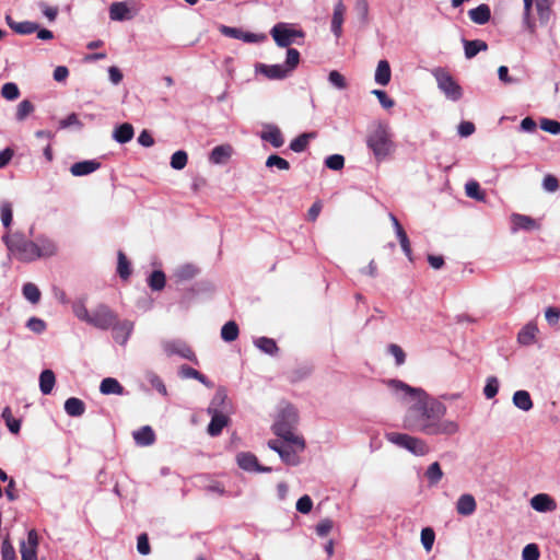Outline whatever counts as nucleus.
Wrapping results in <instances>:
<instances>
[{"instance_id":"63","label":"nucleus","mask_w":560,"mask_h":560,"mask_svg":"<svg viewBox=\"0 0 560 560\" xmlns=\"http://www.w3.org/2000/svg\"><path fill=\"white\" fill-rule=\"evenodd\" d=\"M387 352L395 358L396 365H402L405 363L406 354L400 346L390 343L387 347Z\"/></svg>"},{"instance_id":"4","label":"nucleus","mask_w":560,"mask_h":560,"mask_svg":"<svg viewBox=\"0 0 560 560\" xmlns=\"http://www.w3.org/2000/svg\"><path fill=\"white\" fill-rule=\"evenodd\" d=\"M8 249L23 262H32L38 259V253L35 241L26 240L22 234L15 233L12 236L2 237Z\"/></svg>"},{"instance_id":"15","label":"nucleus","mask_w":560,"mask_h":560,"mask_svg":"<svg viewBox=\"0 0 560 560\" xmlns=\"http://www.w3.org/2000/svg\"><path fill=\"white\" fill-rule=\"evenodd\" d=\"M259 137L262 141L269 142L273 148H280L284 143L281 130L273 124L265 125Z\"/></svg>"},{"instance_id":"43","label":"nucleus","mask_w":560,"mask_h":560,"mask_svg":"<svg viewBox=\"0 0 560 560\" xmlns=\"http://www.w3.org/2000/svg\"><path fill=\"white\" fill-rule=\"evenodd\" d=\"M145 380L151 386L156 389L161 395L167 396V389L162 378L153 371H147L144 374Z\"/></svg>"},{"instance_id":"27","label":"nucleus","mask_w":560,"mask_h":560,"mask_svg":"<svg viewBox=\"0 0 560 560\" xmlns=\"http://www.w3.org/2000/svg\"><path fill=\"white\" fill-rule=\"evenodd\" d=\"M109 18L112 21H127L132 15L126 2H113L109 7Z\"/></svg>"},{"instance_id":"32","label":"nucleus","mask_w":560,"mask_h":560,"mask_svg":"<svg viewBox=\"0 0 560 560\" xmlns=\"http://www.w3.org/2000/svg\"><path fill=\"white\" fill-rule=\"evenodd\" d=\"M390 66L387 60H380L375 70L374 80L380 85H387L390 81Z\"/></svg>"},{"instance_id":"29","label":"nucleus","mask_w":560,"mask_h":560,"mask_svg":"<svg viewBox=\"0 0 560 560\" xmlns=\"http://www.w3.org/2000/svg\"><path fill=\"white\" fill-rule=\"evenodd\" d=\"M293 443H287L284 447H281V452L279 454L281 460L289 466H298L301 463V458L299 456V448H293Z\"/></svg>"},{"instance_id":"54","label":"nucleus","mask_w":560,"mask_h":560,"mask_svg":"<svg viewBox=\"0 0 560 560\" xmlns=\"http://www.w3.org/2000/svg\"><path fill=\"white\" fill-rule=\"evenodd\" d=\"M499 392V380L495 376H489L483 387V395L487 399L493 398Z\"/></svg>"},{"instance_id":"64","label":"nucleus","mask_w":560,"mask_h":560,"mask_svg":"<svg viewBox=\"0 0 560 560\" xmlns=\"http://www.w3.org/2000/svg\"><path fill=\"white\" fill-rule=\"evenodd\" d=\"M26 327L35 334H43L46 330L47 325L42 318L34 316L28 318Z\"/></svg>"},{"instance_id":"59","label":"nucleus","mask_w":560,"mask_h":560,"mask_svg":"<svg viewBox=\"0 0 560 560\" xmlns=\"http://www.w3.org/2000/svg\"><path fill=\"white\" fill-rule=\"evenodd\" d=\"M435 534L431 527H424L421 530V544L427 551H430L432 549Z\"/></svg>"},{"instance_id":"1","label":"nucleus","mask_w":560,"mask_h":560,"mask_svg":"<svg viewBox=\"0 0 560 560\" xmlns=\"http://www.w3.org/2000/svg\"><path fill=\"white\" fill-rule=\"evenodd\" d=\"M386 385L404 401H412L404 417V427L427 435H454L459 431L457 422L443 419L446 406L420 387H411L400 380H387Z\"/></svg>"},{"instance_id":"17","label":"nucleus","mask_w":560,"mask_h":560,"mask_svg":"<svg viewBox=\"0 0 560 560\" xmlns=\"http://www.w3.org/2000/svg\"><path fill=\"white\" fill-rule=\"evenodd\" d=\"M101 167V162L97 160H84L71 165L70 172L75 177L86 176L97 171Z\"/></svg>"},{"instance_id":"13","label":"nucleus","mask_w":560,"mask_h":560,"mask_svg":"<svg viewBox=\"0 0 560 560\" xmlns=\"http://www.w3.org/2000/svg\"><path fill=\"white\" fill-rule=\"evenodd\" d=\"M35 244L37 247L36 252L38 253V259L51 257L58 252L57 243L44 234H40L35 238Z\"/></svg>"},{"instance_id":"24","label":"nucleus","mask_w":560,"mask_h":560,"mask_svg":"<svg viewBox=\"0 0 560 560\" xmlns=\"http://www.w3.org/2000/svg\"><path fill=\"white\" fill-rule=\"evenodd\" d=\"M476 500L471 494H462L456 503V511L463 516H469L476 511Z\"/></svg>"},{"instance_id":"38","label":"nucleus","mask_w":560,"mask_h":560,"mask_svg":"<svg viewBox=\"0 0 560 560\" xmlns=\"http://www.w3.org/2000/svg\"><path fill=\"white\" fill-rule=\"evenodd\" d=\"M166 282L165 273L162 270H154L148 278V285L152 291H161Z\"/></svg>"},{"instance_id":"21","label":"nucleus","mask_w":560,"mask_h":560,"mask_svg":"<svg viewBox=\"0 0 560 560\" xmlns=\"http://www.w3.org/2000/svg\"><path fill=\"white\" fill-rule=\"evenodd\" d=\"M211 416L210 423L208 424L207 432L211 436L221 434L223 428L228 425L229 417L222 412H208Z\"/></svg>"},{"instance_id":"16","label":"nucleus","mask_w":560,"mask_h":560,"mask_svg":"<svg viewBox=\"0 0 560 560\" xmlns=\"http://www.w3.org/2000/svg\"><path fill=\"white\" fill-rule=\"evenodd\" d=\"M511 222L513 232H516L518 230L534 231L539 229L538 222L535 219L525 214L513 213L511 215Z\"/></svg>"},{"instance_id":"60","label":"nucleus","mask_w":560,"mask_h":560,"mask_svg":"<svg viewBox=\"0 0 560 560\" xmlns=\"http://www.w3.org/2000/svg\"><path fill=\"white\" fill-rule=\"evenodd\" d=\"M466 195L476 200H482L485 198L483 192L480 189V185L477 182H468L465 185Z\"/></svg>"},{"instance_id":"57","label":"nucleus","mask_w":560,"mask_h":560,"mask_svg":"<svg viewBox=\"0 0 560 560\" xmlns=\"http://www.w3.org/2000/svg\"><path fill=\"white\" fill-rule=\"evenodd\" d=\"M328 82L338 90H345L347 88L346 78L337 70L329 72Z\"/></svg>"},{"instance_id":"2","label":"nucleus","mask_w":560,"mask_h":560,"mask_svg":"<svg viewBox=\"0 0 560 560\" xmlns=\"http://www.w3.org/2000/svg\"><path fill=\"white\" fill-rule=\"evenodd\" d=\"M86 324L100 330H113V338L120 345H126L132 330L133 323L130 320L119 322L116 313L106 304H98L91 311Z\"/></svg>"},{"instance_id":"56","label":"nucleus","mask_w":560,"mask_h":560,"mask_svg":"<svg viewBox=\"0 0 560 560\" xmlns=\"http://www.w3.org/2000/svg\"><path fill=\"white\" fill-rule=\"evenodd\" d=\"M355 12L360 22L365 25L369 23V3L366 0H357Z\"/></svg>"},{"instance_id":"48","label":"nucleus","mask_w":560,"mask_h":560,"mask_svg":"<svg viewBox=\"0 0 560 560\" xmlns=\"http://www.w3.org/2000/svg\"><path fill=\"white\" fill-rule=\"evenodd\" d=\"M117 258V272L121 279L126 280L129 278L131 273L130 262L128 261L126 255L121 250L118 252Z\"/></svg>"},{"instance_id":"51","label":"nucleus","mask_w":560,"mask_h":560,"mask_svg":"<svg viewBox=\"0 0 560 560\" xmlns=\"http://www.w3.org/2000/svg\"><path fill=\"white\" fill-rule=\"evenodd\" d=\"M0 217L4 228H9L12 223L13 211L10 201H2L0 205Z\"/></svg>"},{"instance_id":"40","label":"nucleus","mask_w":560,"mask_h":560,"mask_svg":"<svg viewBox=\"0 0 560 560\" xmlns=\"http://www.w3.org/2000/svg\"><path fill=\"white\" fill-rule=\"evenodd\" d=\"M311 138H314V133L312 132H305L298 136L290 142V150L296 153L303 152L307 148Z\"/></svg>"},{"instance_id":"62","label":"nucleus","mask_w":560,"mask_h":560,"mask_svg":"<svg viewBox=\"0 0 560 560\" xmlns=\"http://www.w3.org/2000/svg\"><path fill=\"white\" fill-rule=\"evenodd\" d=\"M540 128L551 135H560V122L558 120L542 118L540 120Z\"/></svg>"},{"instance_id":"46","label":"nucleus","mask_w":560,"mask_h":560,"mask_svg":"<svg viewBox=\"0 0 560 560\" xmlns=\"http://www.w3.org/2000/svg\"><path fill=\"white\" fill-rule=\"evenodd\" d=\"M187 152L184 150H178L172 154L170 164L172 168L180 171L187 165Z\"/></svg>"},{"instance_id":"41","label":"nucleus","mask_w":560,"mask_h":560,"mask_svg":"<svg viewBox=\"0 0 560 560\" xmlns=\"http://www.w3.org/2000/svg\"><path fill=\"white\" fill-rule=\"evenodd\" d=\"M1 418L5 421V424L11 433L18 434L21 430V421L12 416L10 407H5L2 410Z\"/></svg>"},{"instance_id":"34","label":"nucleus","mask_w":560,"mask_h":560,"mask_svg":"<svg viewBox=\"0 0 560 560\" xmlns=\"http://www.w3.org/2000/svg\"><path fill=\"white\" fill-rule=\"evenodd\" d=\"M56 376L51 370H44L39 375V389L43 395H49L55 386Z\"/></svg>"},{"instance_id":"52","label":"nucleus","mask_w":560,"mask_h":560,"mask_svg":"<svg viewBox=\"0 0 560 560\" xmlns=\"http://www.w3.org/2000/svg\"><path fill=\"white\" fill-rule=\"evenodd\" d=\"M1 95L8 101H14L20 96L19 86L14 82H7L1 88Z\"/></svg>"},{"instance_id":"5","label":"nucleus","mask_w":560,"mask_h":560,"mask_svg":"<svg viewBox=\"0 0 560 560\" xmlns=\"http://www.w3.org/2000/svg\"><path fill=\"white\" fill-rule=\"evenodd\" d=\"M366 145L373 152L377 162L383 161L390 152L393 142L387 127L378 125L366 137Z\"/></svg>"},{"instance_id":"53","label":"nucleus","mask_w":560,"mask_h":560,"mask_svg":"<svg viewBox=\"0 0 560 560\" xmlns=\"http://www.w3.org/2000/svg\"><path fill=\"white\" fill-rule=\"evenodd\" d=\"M72 311L75 317L84 323L88 322L91 314V312L86 308L84 301L82 300L75 301L72 304Z\"/></svg>"},{"instance_id":"9","label":"nucleus","mask_w":560,"mask_h":560,"mask_svg":"<svg viewBox=\"0 0 560 560\" xmlns=\"http://www.w3.org/2000/svg\"><path fill=\"white\" fill-rule=\"evenodd\" d=\"M162 348L167 357L178 355L195 364H198V359L192 349L183 340H165L162 342Z\"/></svg>"},{"instance_id":"36","label":"nucleus","mask_w":560,"mask_h":560,"mask_svg":"<svg viewBox=\"0 0 560 560\" xmlns=\"http://www.w3.org/2000/svg\"><path fill=\"white\" fill-rule=\"evenodd\" d=\"M513 404L515 407L523 411H528L533 408V400L527 390H516L513 395Z\"/></svg>"},{"instance_id":"22","label":"nucleus","mask_w":560,"mask_h":560,"mask_svg":"<svg viewBox=\"0 0 560 560\" xmlns=\"http://www.w3.org/2000/svg\"><path fill=\"white\" fill-rule=\"evenodd\" d=\"M228 394L224 387H219L207 409L208 412H222L228 410Z\"/></svg>"},{"instance_id":"18","label":"nucleus","mask_w":560,"mask_h":560,"mask_svg":"<svg viewBox=\"0 0 560 560\" xmlns=\"http://www.w3.org/2000/svg\"><path fill=\"white\" fill-rule=\"evenodd\" d=\"M100 392L103 395L126 396L128 390L114 377H105L100 384Z\"/></svg>"},{"instance_id":"3","label":"nucleus","mask_w":560,"mask_h":560,"mask_svg":"<svg viewBox=\"0 0 560 560\" xmlns=\"http://www.w3.org/2000/svg\"><path fill=\"white\" fill-rule=\"evenodd\" d=\"M298 422V412L294 407L288 406L281 410L276 420L272 430L273 433L284 440V442L293 443L299 451H304L305 441L303 438L293 433Z\"/></svg>"},{"instance_id":"39","label":"nucleus","mask_w":560,"mask_h":560,"mask_svg":"<svg viewBox=\"0 0 560 560\" xmlns=\"http://www.w3.org/2000/svg\"><path fill=\"white\" fill-rule=\"evenodd\" d=\"M238 326L234 320L225 323L221 328V338L225 342H232L238 337Z\"/></svg>"},{"instance_id":"20","label":"nucleus","mask_w":560,"mask_h":560,"mask_svg":"<svg viewBox=\"0 0 560 560\" xmlns=\"http://www.w3.org/2000/svg\"><path fill=\"white\" fill-rule=\"evenodd\" d=\"M346 12V7L342 2V0H339L335 7L331 18V26L330 30L332 34L339 38L342 34V24H343V15Z\"/></svg>"},{"instance_id":"10","label":"nucleus","mask_w":560,"mask_h":560,"mask_svg":"<svg viewBox=\"0 0 560 560\" xmlns=\"http://www.w3.org/2000/svg\"><path fill=\"white\" fill-rule=\"evenodd\" d=\"M219 31L222 35H224L226 37L240 39L244 43H249V44L261 43L267 39V36L262 33L256 34V33L244 31L238 27H232V26H228V25H221L219 27Z\"/></svg>"},{"instance_id":"28","label":"nucleus","mask_w":560,"mask_h":560,"mask_svg":"<svg viewBox=\"0 0 560 560\" xmlns=\"http://www.w3.org/2000/svg\"><path fill=\"white\" fill-rule=\"evenodd\" d=\"M133 135L135 130L132 125L124 122L114 129L113 139L120 144H125L133 138Z\"/></svg>"},{"instance_id":"47","label":"nucleus","mask_w":560,"mask_h":560,"mask_svg":"<svg viewBox=\"0 0 560 560\" xmlns=\"http://www.w3.org/2000/svg\"><path fill=\"white\" fill-rule=\"evenodd\" d=\"M300 62V52L295 48L289 47L287 49V58L284 63H282L288 72L291 74L292 71L299 66Z\"/></svg>"},{"instance_id":"44","label":"nucleus","mask_w":560,"mask_h":560,"mask_svg":"<svg viewBox=\"0 0 560 560\" xmlns=\"http://www.w3.org/2000/svg\"><path fill=\"white\" fill-rule=\"evenodd\" d=\"M35 109L34 104L28 100H23L19 103L15 113L16 121L21 122L26 119Z\"/></svg>"},{"instance_id":"37","label":"nucleus","mask_w":560,"mask_h":560,"mask_svg":"<svg viewBox=\"0 0 560 560\" xmlns=\"http://www.w3.org/2000/svg\"><path fill=\"white\" fill-rule=\"evenodd\" d=\"M537 330L536 325L532 323L525 325L517 335V341L523 346L532 345L535 340Z\"/></svg>"},{"instance_id":"19","label":"nucleus","mask_w":560,"mask_h":560,"mask_svg":"<svg viewBox=\"0 0 560 560\" xmlns=\"http://www.w3.org/2000/svg\"><path fill=\"white\" fill-rule=\"evenodd\" d=\"M5 23L8 26L20 35H30L38 30V24L36 22L23 21L16 22L14 21L10 14L5 15Z\"/></svg>"},{"instance_id":"25","label":"nucleus","mask_w":560,"mask_h":560,"mask_svg":"<svg viewBox=\"0 0 560 560\" xmlns=\"http://www.w3.org/2000/svg\"><path fill=\"white\" fill-rule=\"evenodd\" d=\"M232 147L230 144H221L214 147L209 155L212 164H224L232 155Z\"/></svg>"},{"instance_id":"33","label":"nucleus","mask_w":560,"mask_h":560,"mask_svg":"<svg viewBox=\"0 0 560 560\" xmlns=\"http://www.w3.org/2000/svg\"><path fill=\"white\" fill-rule=\"evenodd\" d=\"M254 345L261 352L269 354V355H276L279 351L277 342L272 338L258 337V338L254 339Z\"/></svg>"},{"instance_id":"42","label":"nucleus","mask_w":560,"mask_h":560,"mask_svg":"<svg viewBox=\"0 0 560 560\" xmlns=\"http://www.w3.org/2000/svg\"><path fill=\"white\" fill-rule=\"evenodd\" d=\"M23 296L32 304H37L40 300L38 287L32 282H26L22 288Z\"/></svg>"},{"instance_id":"12","label":"nucleus","mask_w":560,"mask_h":560,"mask_svg":"<svg viewBox=\"0 0 560 560\" xmlns=\"http://www.w3.org/2000/svg\"><path fill=\"white\" fill-rule=\"evenodd\" d=\"M256 71L264 74L270 80H283L290 75L288 70L283 65H265L258 63L256 65Z\"/></svg>"},{"instance_id":"61","label":"nucleus","mask_w":560,"mask_h":560,"mask_svg":"<svg viewBox=\"0 0 560 560\" xmlns=\"http://www.w3.org/2000/svg\"><path fill=\"white\" fill-rule=\"evenodd\" d=\"M539 557L540 551L536 544H527L522 550V560H538Z\"/></svg>"},{"instance_id":"7","label":"nucleus","mask_w":560,"mask_h":560,"mask_svg":"<svg viewBox=\"0 0 560 560\" xmlns=\"http://www.w3.org/2000/svg\"><path fill=\"white\" fill-rule=\"evenodd\" d=\"M388 442L405 448L416 456H424L429 453L428 444L420 438L406 433L390 432L386 434Z\"/></svg>"},{"instance_id":"8","label":"nucleus","mask_w":560,"mask_h":560,"mask_svg":"<svg viewBox=\"0 0 560 560\" xmlns=\"http://www.w3.org/2000/svg\"><path fill=\"white\" fill-rule=\"evenodd\" d=\"M432 74L436 80L438 88L447 100L456 102L462 98L463 89L448 71L439 67L432 71Z\"/></svg>"},{"instance_id":"55","label":"nucleus","mask_w":560,"mask_h":560,"mask_svg":"<svg viewBox=\"0 0 560 560\" xmlns=\"http://www.w3.org/2000/svg\"><path fill=\"white\" fill-rule=\"evenodd\" d=\"M266 166L267 167L275 166L281 171H287L290 168V163L285 159L279 156L277 154H271L267 158Z\"/></svg>"},{"instance_id":"50","label":"nucleus","mask_w":560,"mask_h":560,"mask_svg":"<svg viewBox=\"0 0 560 560\" xmlns=\"http://www.w3.org/2000/svg\"><path fill=\"white\" fill-rule=\"evenodd\" d=\"M425 476L430 482V485H436L443 477V471L441 469V466L438 462L432 463L427 471Z\"/></svg>"},{"instance_id":"31","label":"nucleus","mask_w":560,"mask_h":560,"mask_svg":"<svg viewBox=\"0 0 560 560\" xmlns=\"http://www.w3.org/2000/svg\"><path fill=\"white\" fill-rule=\"evenodd\" d=\"M65 411L70 417H81L85 412V404L77 397H70L65 401Z\"/></svg>"},{"instance_id":"30","label":"nucleus","mask_w":560,"mask_h":560,"mask_svg":"<svg viewBox=\"0 0 560 560\" xmlns=\"http://www.w3.org/2000/svg\"><path fill=\"white\" fill-rule=\"evenodd\" d=\"M463 44H464L465 57L467 59H471L478 52L486 51L488 49L487 43L481 39H474V40L463 39Z\"/></svg>"},{"instance_id":"58","label":"nucleus","mask_w":560,"mask_h":560,"mask_svg":"<svg viewBox=\"0 0 560 560\" xmlns=\"http://www.w3.org/2000/svg\"><path fill=\"white\" fill-rule=\"evenodd\" d=\"M325 165L329 170L340 171L345 165V158L341 154H331L325 159Z\"/></svg>"},{"instance_id":"23","label":"nucleus","mask_w":560,"mask_h":560,"mask_svg":"<svg viewBox=\"0 0 560 560\" xmlns=\"http://www.w3.org/2000/svg\"><path fill=\"white\" fill-rule=\"evenodd\" d=\"M132 436L136 444L140 446H150L155 442V433L150 425H143L133 431Z\"/></svg>"},{"instance_id":"26","label":"nucleus","mask_w":560,"mask_h":560,"mask_svg":"<svg viewBox=\"0 0 560 560\" xmlns=\"http://www.w3.org/2000/svg\"><path fill=\"white\" fill-rule=\"evenodd\" d=\"M469 19L479 25L488 23L491 19V11L488 4H479L468 11Z\"/></svg>"},{"instance_id":"35","label":"nucleus","mask_w":560,"mask_h":560,"mask_svg":"<svg viewBox=\"0 0 560 560\" xmlns=\"http://www.w3.org/2000/svg\"><path fill=\"white\" fill-rule=\"evenodd\" d=\"M199 273V269L192 264H185L179 266L175 272L174 277L178 282L188 281L195 278Z\"/></svg>"},{"instance_id":"45","label":"nucleus","mask_w":560,"mask_h":560,"mask_svg":"<svg viewBox=\"0 0 560 560\" xmlns=\"http://www.w3.org/2000/svg\"><path fill=\"white\" fill-rule=\"evenodd\" d=\"M312 368L310 365L299 366L288 373V380L291 383H298L307 378L312 374Z\"/></svg>"},{"instance_id":"14","label":"nucleus","mask_w":560,"mask_h":560,"mask_svg":"<svg viewBox=\"0 0 560 560\" xmlns=\"http://www.w3.org/2000/svg\"><path fill=\"white\" fill-rule=\"evenodd\" d=\"M530 506L536 512L548 513L553 512L557 509V503L551 495L547 493H538L530 499Z\"/></svg>"},{"instance_id":"49","label":"nucleus","mask_w":560,"mask_h":560,"mask_svg":"<svg viewBox=\"0 0 560 560\" xmlns=\"http://www.w3.org/2000/svg\"><path fill=\"white\" fill-rule=\"evenodd\" d=\"M537 14L542 24L547 23L550 19V0H535Z\"/></svg>"},{"instance_id":"11","label":"nucleus","mask_w":560,"mask_h":560,"mask_svg":"<svg viewBox=\"0 0 560 560\" xmlns=\"http://www.w3.org/2000/svg\"><path fill=\"white\" fill-rule=\"evenodd\" d=\"M236 463L241 469L249 472H271L275 470L272 467L260 465L256 455L250 452L238 453Z\"/></svg>"},{"instance_id":"6","label":"nucleus","mask_w":560,"mask_h":560,"mask_svg":"<svg viewBox=\"0 0 560 560\" xmlns=\"http://www.w3.org/2000/svg\"><path fill=\"white\" fill-rule=\"evenodd\" d=\"M270 35L279 47L289 48L292 44H303L305 33L290 23L279 22L270 30Z\"/></svg>"}]
</instances>
